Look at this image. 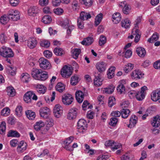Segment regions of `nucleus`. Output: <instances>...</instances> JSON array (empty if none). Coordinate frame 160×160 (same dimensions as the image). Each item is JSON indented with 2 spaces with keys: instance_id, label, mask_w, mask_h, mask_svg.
I'll use <instances>...</instances> for the list:
<instances>
[{
  "instance_id": "obj_30",
  "label": "nucleus",
  "mask_w": 160,
  "mask_h": 160,
  "mask_svg": "<svg viewBox=\"0 0 160 160\" xmlns=\"http://www.w3.org/2000/svg\"><path fill=\"white\" fill-rule=\"evenodd\" d=\"M55 88L57 91L60 92H62L65 90V86L63 83L59 82L57 83Z\"/></svg>"
},
{
  "instance_id": "obj_9",
  "label": "nucleus",
  "mask_w": 160,
  "mask_h": 160,
  "mask_svg": "<svg viewBox=\"0 0 160 160\" xmlns=\"http://www.w3.org/2000/svg\"><path fill=\"white\" fill-rule=\"evenodd\" d=\"M53 113L55 117L60 118L63 113L62 108L59 105H56L53 108Z\"/></svg>"
},
{
  "instance_id": "obj_22",
  "label": "nucleus",
  "mask_w": 160,
  "mask_h": 160,
  "mask_svg": "<svg viewBox=\"0 0 160 160\" xmlns=\"http://www.w3.org/2000/svg\"><path fill=\"white\" fill-rule=\"evenodd\" d=\"M91 16L89 13H87L84 11H82L80 13L78 19L82 21L87 20L91 18Z\"/></svg>"
},
{
  "instance_id": "obj_26",
  "label": "nucleus",
  "mask_w": 160,
  "mask_h": 160,
  "mask_svg": "<svg viewBox=\"0 0 160 160\" xmlns=\"http://www.w3.org/2000/svg\"><path fill=\"white\" fill-rule=\"evenodd\" d=\"M131 22L128 18H126L123 20L121 22V25L122 27L125 28H130L131 25Z\"/></svg>"
},
{
  "instance_id": "obj_12",
  "label": "nucleus",
  "mask_w": 160,
  "mask_h": 160,
  "mask_svg": "<svg viewBox=\"0 0 160 160\" xmlns=\"http://www.w3.org/2000/svg\"><path fill=\"white\" fill-rule=\"evenodd\" d=\"M40 115L44 118H48L50 114L49 109L47 107L41 108L39 110Z\"/></svg>"
},
{
  "instance_id": "obj_4",
  "label": "nucleus",
  "mask_w": 160,
  "mask_h": 160,
  "mask_svg": "<svg viewBox=\"0 0 160 160\" xmlns=\"http://www.w3.org/2000/svg\"><path fill=\"white\" fill-rule=\"evenodd\" d=\"M72 67L70 66L65 65L61 69V74L63 78H67L72 74Z\"/></svg>"
},
{
  "instance_id": "obj_33",
  "label": "nucleus",
  "mask_w": 160,
  "mask_h": 160,
  "mask_svg": "<svg viewBox=\"0 0 160 160\" xmlns=\"http://www.w3.org/2000/svg\"><path fill=\"white\" fill-rule=\"evenodd\" d=\"M25 114L27 117L30 120L34 119L36 117L35 113L31 110L26 111Z\"/></svg>"
},
{
  "instance_id": "obj_52",
  "label": "nucleus",
  "mask_w": 160,
  "mask_h": 160,
  "mask_svg": "<svg viewBox=\"0 0 160 160\" xmlns=\"http://www.w3.org/2000/svg\"><path fill=\"white\" fill-rule=\"evenodd\" d=\"M47 120V127H52L53 125V120L50 117L46 118Z\"/></svg>"
},
{
  "instance_id": "obj_47",
  "label": "nucleus",
  "mask_w": 160,
  "mask_h": 160,
  "mask_svg": "<svg viewBox=\"0 0 160 160\" xmlns=\"http://www.w3.org/2000/svg\"><path fill=\"white\" fill-rule=\"evenodd\" d=\"M145 97V94L143 93L140 92H137L136 98L138 100L142 101L144 98Z\"/></svg>"
},
{
  "instance_id": "obj_64",
  "label": "nucleus",
  "mask_w": 160,
  "mask_h": 160,
  "mask_svg": "<svg viewBox=\"0 0 160 160\" xmlns=\"http://www.w3.org/2000/svg\"><path fill=\"white\" fill-rule=\"evenodd\" d=\"M153 67L156 69H160V60L155 62L153 65Z\"/></svg>"
},
{
  "instance_id": "obj_7",
  "label": "nucleus",
  "mask_w": 160,
  "mask_h": 160,
  "mask_svg": "<svg viewBox=\"0 0 160 160\" xmlns=\"http://www.w3.org/2000/svg\"><path fill=\"white\" fill-rule=\"evenodd\" d=\"M73 100L72 95L69 94H64L62 96V100L63 103L66 105H69L72 103Z\"/></svg>"
},
{
  "instance_id": "obj_38",
  "label": "nucleus",
  "mask_w": 160,
  "mask_h": 160,
  "mask_svg": "<svg viewBox=\"0 0 160 160\" xmlns=\"http://www.w3.org/2000/svg\"><path fill=\"white\" fill-rule=\"evenodd\" d=\"M80 52L81 50L80 49L75 48L72 51V56L73 58L77 59L78 58Z\"/></svg>"
},
{
  "instance_id": "obj_61",
  "label": "nucleus",
  "mask_w": 160,
  "mask_h": 160,
  "mask_svg": "<svg viewBox=\"0 0 160 160\" xmlns=\"http://www.w3.org/2000/svg\"><path fill=\"white\" fill-rule=\"evenodd\" d=\"M43 11L44 13L50 14L51 13V10L49 7H45L43 9Z\"/></svg>"
},
{
  "instance_id": "obj_21",
  "label": "nucleus",
  "mask_w": 160,
  "mask_h": 160,
  "mask_svg": "<svg viewBox=\"0 0 160 160\" xmlns=\"http://www.w3.org/2000/svg\"><path fill=\"white\" fill-rule=\"evenodd\" d=\"M112 18L113 22L115 24L118 23L122 19L121 16L120 14L118 12L114 13L112 15Z\"/></svg>"
},
{
  "instance_id": "obj_3",
  "label": "nucleus",
  "mask_w": 160,
  "mask_h": 160,
  "mask_svg": "<svg viewBox=\"0 0 160 160\" xmlns=\"http://www.w3.org/2000/svg\"><path fill=\"white\" fill-rule=\"evenodd\" d=\"M32 99L35 101H36L38 99L37 96L33 92L31 91H28L24 95L23 99L26 103L31 102Z\"/></svg>"
},
{
  "instance_id": "obj_13",
  "label": "nucleus",
  "mask_w": 160,
  "mask_h": 160,
  "mask_svg": "<svg viewBox=\"0 0 160 160\" xmlns=\"http://www.w3.org/2000/svg\"><path fill=\"white\" fill-rule=\"evenodd\" d=\"M119 5L122 8H123L122 11L124 14L127 15L129 13L131 10L130 6L126 4V2H121Z\"/></svg>"
},
{
  "instance_id": "obj_57",
  "label": "nucleus",
  "mask_w": 160,
  "mask_h": 160,
  "mask_svg": "<svg viewBox=\"0 0 160 160\" xmlns=\"http://www.w3.org/2000/svg\"><path fill=\"white\" fill-rule=\"evenodd\" d=\"M118 121L117 118L115 117H112L110 119V121L109 122V124L112 126L116 125Z\"/></svg>"
},
{
  "instance_id": "obj_53",
  "label": "nucleus",
  "mask_w": 160,
  "mask_h": 160,
  "mask_svg": "<svg viewBox=\"0 0 160 160\" xmlns=\"http://www.w3.org/2000/svg\"><path fill=\"white\" fill-rule=\"evenodd\" d=\"M142 20V16H139L138 17L137 19L135 21V23L134 24L135 27L137 29L138 28V25L140 23Z\"/></svg>"
},
{
  "instance_id": "obj_15",
  "label": "nucleus",
  "mask_w": 160,
  "mask_h": 160,
  "mask_svg": "<svg viewBox=\"0 0 160 160\" xmlns=\"http://www.w3.org/2000/svg\"><path fill=\"white\" fill-rule=\"evenodd\" d=\"M77 109L72 108L70 109L68 115V118L69 119H72L76 118L77 113Z\"/></svg>"
},
{
  "instance_id": "obj_23",
  "label": "nucleus",
  "mask_w": 160,
  "mask_h": 160,
  "mask_svg": "<svg viewBox=\"0 0 160 160\" xmlns=\"http://www.w3.org/2000/svg\"><path fill=\"white\" fill-rule=\"evenodd\" d=\"M35 88L39 93L42 94L45 93L47 89L46 88L45 86L40 84L36 85Z\"/></svg>"
},
{
  "instance_id": "obj_17",
  "label": "nucleus",
  "mask_w": 160,
  "mask_h": 160,
  "mask_svg": "<svg viewBox=\"0 0 160 160\" xmlns=\"http://www.w3.org/2000/svg\"><path fill=\"white\" fill-rule=\"evenodd\" d=\"M27 144L22 141L20 142L18 144V146L17 148V150L19 152H22L24 151L27 148Z\"/></svg>"
},
{
  "instance_id": "obj_50",
  "label": "nucleus",
  "mask_w": 160,
  "mask_h": 160,
  "mask_svg": "<svg viewBox=\"0 0 160 160\" xmlns=\"http://www.w3.org/2000/svg\"><path fill=\"white\" fill-rule=\"evenodd\" d=\"M50 44V42L48 40H43L40 42L41 46L45 48L49 47Z\"/></svg>"
},
{
  "instance_id": "obj_59",
  "label": "nucleus",
  "mask_w": 160,
  "mask_h": 160,
  "mask_svg": "<svg viewBox=\"0 0 160 160\" xmlns=\"http://www.w3.org/2000/svg\"><path fill=\"white\" fill-rule=\"evenodd\" d=\"M83 4L86 6L89 7L92 3V0H82Z\"/></svg>"
},
{
  "instance_id": "obj_44",
  "label": "nucleus",
  "mask_w": 160,
  "mask_h": 160,
  "mask_svg": "<svg viewBox=\"0 0 160 160\" xmlns=\"http://www.w3.org/2000/svg\"><path fill=\"white\" fill-rule=\"evenodd\" d=\"M117 90L118 93L120 94L124 93L125 91V88L124 85L119 84L117 87Z\"/></svg>"
},
{
  "instance_id": "obj_42",
  "label": "nucleus",
  "mask_w": 160,
  "mask_h": 160,
  "mask_svg": "<svg viewBox=\"0 0 160 160\" xmlns=\"http://www.w3.org/2000/svg\"><path fill=\"white\" fill-rule=\"evenodd\" d=\"M102 18L103 15L101 13H100L97 15L95 20V24L96 26H98L100 24L102 19Z\"/></svg>"
},
{
  "instance_id": "obj_11",
  "label": "nucleus",
  "mask_w": 160,
  "mask_h": 160,
  "mask_svg": "<svg viewBox=\"0 0 160 160\" xmlns=\"http://www.w3.org/2000/svg\"><path fill=\"white\" fill-rule=\"evenodd\" d=\"M151 99L153 101H160V90L157 89L153 91L151 94Z\"/></svg>"
},
{
  "instance_id": "obj_62",
  "label": "nucleus",
  "mask_w": 160,
  "mask_h": 160,
  "mask_svg": "<svg viewBox=\"0 0 160 160\" xmlns=\"http://www.w3.org/2000/svg\"><path fill=\"white\" fill-rule=\"evenodd\" d=\"M44 56L47 58H49L52 56V53L48 50H46L43 52Z\"/></svg>"
},
{
  "instance_id": "obj_29",
  "label": "nucleus",
  "mask_w": 160,
  "mask_h": 160,
  "mask_svg": "<svg viewBox=\"0 0 160 160\" xmlns=\"http://www.w3.org/2000/svg\"><path fill=\"white\" fill-rule=\"evenodd\" d=\"M44 125V123L42 121L40 120L36 122L34 126V128L36 131H38Z\"/></svg>"
},
{
  "instance_id": "obj_55",
  "label": "nucleus",
  "mask_w": 160,
  "mask_h": 160,
  "mask_svg": "<svg viewBox=\"0 0 160 160\" xmlns=\"http://www.w3.org/2000/svg\"><path fill=\"white\" fill-rule=\"evenodd\" d=\"M121 147L122 145L120 143H117L115 142L114 144H113L112 146V149L113 151H115L118 149L120 148Z\"/></svg>"
},
{
  "instance_id": "obj_35",
  "label": "nucleus",
  "mask_w": 160,
  "mask_h": 160,
  "mask_svg": "<svg viewBox=\"0 0 160 160\" xmlns=\"http://www.w3.org/2000/svg\"><path fill=\"white\" fill-rule=\"evenodd\" d=\"M80 79L77 75L72 76L70 79V83L72 85H76Z\"/></svg>"
},
{
  "instance_id": "obj_43",
  "label": "nucleus",
  "mask_w": 160,
  "mask_h": 160,
  "mask_svg": "<svg viewBox=\"0 0 160 160\" xmlns=\"http://www.w3.org/2000/svg\"><path fill=\"white\" fill-rule=\"evenodd\" d=\"M133 64L128 63L125 66L124 70L126 73H127L131 71L133 68Z\"/></svg>"
},
{
  "instance_id": "obj_54",
  "label": "nucleus",
  "mask_w": 160,
  "mask_h": 160,
  "mask_svg": "<svg viewBox=\"0 0 160 160\" xmlns=\"http://www.w3.org/2000/svg\"><path fill=\"white\" fill-rule=\"evenodd\" d=\"M10 110L8 108H5L3 109L1 112V114L2 115L7 116L10 113Z\"/></svg>"
},
{
  "instance_id": "obj_2",
  "label": "nucleus",
  "mask_w": 160,
  "mask_h": 160,
  "mask_svg": "<svg viewBox=\"0 0 160 160\" xmlns=\"http://www.w3.org/2000/svg\"><path fill=\"white\" fill-rule=\"evenodd\" d=\"M0 55L3 57L11 58L14 54L11 48L3 46L0 48Z\"/></svg>"
},
{
  "instance_id": "obj_19",
  "label": "nucleus",
  "mask_w": 160,
  "mask_h": 160,
  "mask_svg": "<svg viewBox=\"0 0 160 160\" xmlns=\"http://www.w3.org/2000/svg\"><path fill=\"white\" fill-rule=\"evenodd\" d=\"M76 99L79 103H81L83 101L84 96L83 92L81 91L76 92L75 93Z\"/></svg>"
},
{
  "instance_id": "obj_36",
  "label": "nucleus",
  "mask_w": 160,
  "mask_h": 160,
  "mask_svg": "<svg viewBox=\"0 0 160 160\" xmlns=\"http://www.w3.org/2000/svg\"><path fill=\"white\" fill-rule=\"evenodd\" d=\"M114 89L115 87L112 86L105 88L103 90V93L106 94H111L113 92Z\"/></svg>"
},
{
  "instance_id": "obj_10",
  "label": "nucleus",
  "mask_w": 160,
  "mask_h": 160,
  "mask_svg": "<svg viewBox=\"0 0 160 160\" xmlns=\"http://www.w3.org/2000/svg\"><path fill=\"white\" fill-rule=\"evenodd\" d=\"M38 43L36 39L34 37H31L28 39L27 41V45L30 49H33L35 48Z\"/></svg>"
},
{
  "instance_id": "obj_34",
  "label": "nucleus",
  "mask_w": 160,
  "mask_h": 160,
  "mask_svg": "<svg viewBox=\"0 0 160 160\" xmlns=\"http://www.w3.org/2000/svg\"><path fill=\"white\" fill-rule=\"evenodd\" d=\"M21 79L24 82L28 83L30 80V76L27 73H23L21 75Z\"/></svg>"
},
{
  "instance_id": "obj_18",
  "label": "nucleus",
  "mask_w": 160,
  "mask_h": 160,
  "mask_svg": "<svg viewBox=\"0 0 160 160\" xmlns=\"http://www.w3.org/2000/svg\"><path fill=\"white\" fill-rule=\"evenodd\" d=\"M152 126L155 128L158 127L160 125V115H157L153 118L151 121Z\"/></svg>"
},
{
  "instance_id": "obj_28",
  "label": "nucleus",
  "mask_w": 160,
  "mask_h": 160,
  "mask_svg": "<svg viewBox=\"0 0 160 160\" xmlns=\"http://www.w3.org/2000/svg\"><path fill=\"white\" fill-rule=\"evenodd\" d=\"M93 38L91 37H88L81 42V44L83 45L88 46L91 45L93 42Z\"/></svg>"
},
{
  "instance_id": "obj_6",
  "label": "nucleus",
  "mask_w": 160,
  "mask_h": 160,
  "mask_svg": "<svg viewBox=\"0 0 160 160\" xmlns=\"http://www.w3.org/2000/svg\"><path fill=\"white\" fill-rule=\"evenodd\" d=\"M39 62L40 67L42 69H49L51 67L49 61L43 58H41L39 60Z\"/></svg>"
},
{
  "instance_id": "obj_40",
  "label": "nucleus",
  "mask_w": 160,
  "mask_h": 160,
  "mask_svg": "<svg viewBox=\"0 0 160 160\" xmlns=\"http://www.w3.org/2000/svg\"><path fill=\"white\" fill-rule=\"evenodd\" d=\"M10 18L8 16L4 15L2 16L0 18V22L2 24H6L9 21Z\"/></svg>"
},
{
  "instance_id": "obj_37",
  "label": "nucleus",
  "mask_w": 160,
  "mask_h": 160,
  "mask_svg": "<svg viewBox=\"0 0 160 160\" xmlns=\"http://www.w3.org/2000/svg\"><path fill=\"white\" fill-rule=\"evenodd\" d=\"M132 34L135 35L134 42L136 43L138 42L140 38V33L139 30L136 29L135 31V32H132Z\"/></svg>"
},
{
  "instance_id": "obj_49",
  "label": "nucleus",
  "mask_w": 160,
  "mask_h": 160,
  "mask_svg": "<svg viewBox=\"0 0 160 160\" xmlns=\"http://www.w3.org/2000/svg\"><path fill=\"white\" fill-rule=\"evenodd\" d=\"M54 52L55 54L58 56L62 55L64 52L63 50L60 48H55L54 49Z\"/></svg>"
},
{
  "instance_id": "obj_5",
  "label": "nucleus",
  "mask_w": 160,
  "mask_h": 160,
  "mask_svg": "<svg viewBox=\"0 0 160 160\" xmlns=\"http://www.w3.org/2000/svg\"><path fill=\"white\" fill-rule=\"evenodd\" d=\"M7 15L12 20L16 21L20 18L19 12L16 10L11 9L8 12Z\"/></svg>"
},
{
  "instance_id": "obj_45",
  "label": "nucleus",
  "mask_w": 160,
  "mask_h": 160,
  "mask_svg": "<svg viewBox=\"0 0 160 160\" xmlns=\"http://www.w3.org/2000/svg\"><path fill=\"white\" fill-rule=\"evenodd\" d=\"M158 39V36L156 33H154L151 38L148 40V42L152 43L157 41Z\"/></svg>"
},
{
  "instance_id": "obj_1",
  "label": "nucleus",
  "mask_w": 160,
  "mask_h": 160,
  "mask_svg": "<svg viewBox=\"0 0 160 160\" xmlns=\"http://www.w3.org/2000/svg\"><path fill=\"white\" fill-rule=\"evenodd\" d=\"M31 74L35 79L44 81L48 78V73L41 69L33 68L32 70Z\"/></svg>"
},
{
  "instance_id": "obj_14",
  "label": "nucleus",
  "mask_w": 160,
  "mask_h": 160,
  "mask_svg": "<svg viewBox=\"0 0 160 160\" xmlns=\"http://www.w3.org/2000/svg\"><path fill=\"white\" fill-rule=\"evenodd\" d=\"M39 9L37 6H31L28 9V13L29 16H34L38 13Z\"/></svg>"
},
{
  "instance_id": "obj_39",
  "label": "nucleus",
  "mask_w": 160,
  "mask_h": 160,
  "mask_svg": "<svg viewBox=\"0 0 160 160\" xmlns=\"http://www.w3.org/2000/svg\"><path fill=\"white\" fill-rule=\"evenodd\" d=\"M52 18L49 15H45L44 16L42 19V22L46 24L50 23L52 21Z\"/></svg>"
},
{
  "instance_id": "obj_8",
  "label": "nucleus",
  "mask_w": 160,
  "mask_h": 160,
  "mask_svg": "<svg viewBox=\"0 0 160 160\" xmlns=\"http://www.w3.org/2000/svg\"><path fill=\"white\" fill-rule=\"evenodd\" d=\"M143 75L141 70L136 69L131 72V76L132 79L137 80L142 78Z\"/></svg>"
},
{
  "instance_id": "obj_32",
  "label": "nucleus",
  "mask_w": 160,
  "mask_h": 160,
  "mask_svg": "<svg viewBox=\"0 0 160 160\" xmlns=\"http://www.w3.org/2000/svg\"><path fill=\"white\" fill-rule=\"evenodd\" d=\"M7 94L10 97H13L15 95V90L12 86H9L7 87Z\"/></svg>"
},
{
  "instance_id": "obj_46",
  "label": "nucleus",
  "mask_w": 160,
  "mask_h": 160,
  "mask_svg": "<svg viewBox=\"0 0 160 160\" xmlns=\"http://www.w3.org/2000/svg\"><path fill=\"white\" fill-rule=\"evenodd\" d=\"M7 40V37L4 33H2L0 34V41L2 44L5 43Z\"/></svg>"
},
{
  "instance_id": "obj_25",
  "label": "nucleus",
  "mask_w": 160,
  "mask_h": 160,
  "mask_svg": "<svg viewBox=\"0 0 160 160\" xmlns=\"http://www.w3.org/2000/svg\"><path fill=\"white\" fill-rule=\"evenodd\" d=\"M95 78L94 80V85L96 87L100 86L102 84L103 79L100 77V76L98 74L97 76L95 75Z\"/></svg>"
},
{
  "instance_id": "obj_16",
  "label": "nucleus",
  "mask_w": 160,
  "mask_h": 160,
  "mask_svg": "<svg viewBox=\"0 0 160 160\" xmlns=\"http://www.w3.org/2000/svg\"><path fill=\"white\" fill-rule=\"evenodd\" d=\"M106 65V63L103 62H99L97 63L96 67L99 72H102L105 70Z\"/></svg>"
},
{
  "instance_id": "obj_27",
  "label": "nucleus",
  "mask_w": 160,
  "mask_h": 160,
  "mask_svg": "<svg viewBox=\"0 0 160 160\" xmlns=\"http://www.w3.org/2000/svg\"><path fill=\"white\" fill-rule=\"evenodd\" d=\"M137 120V117L135 115H132L130 119V122L128 127L130 128L133 127L136 124Z\"/></svg>"
},
{
  "instance_id": "obj_24",
  "label": "nucleus",
  "mask_w": 160,
  "mask_h": 160,
  "mask_svg": "<svg viewBox=\"0 0 160 160\" xmlns=\"http://www.w3.org/2000/svg\"><path fill=\"white\" fill-rule=\"evenodd\" d=\"M136 52L137 54L140 57H144L146 54V51L144 48L139 47L136 48Z\"/></svg>"
},
{
  "instance_id": "obj_51",
  "label": "nucleus",
  "mask_w": 160,
  "mask_h": 160,
  "mask_svg": "<svg viewBox=\"0 0 160 160\" xmlns=\"http://www.w3.org/2000/svg\"><path fill=\"white\" fill-rule=\"evenodd\" d=\"M6 129V123L4 122H2L0 125V133L1 134L4 133Z\"/></svg>"
},
{
  "instance_id": "obj_41",
  "label": "nucleus",
  "mask_w": 160,
  "mask_h": 160,
  "mask_svg": "<svg viewBox=\"0 0 160 160\" xmlns=\"http://www.w3.org/2000/svg\"><path fill=\"white\" fill-rule=\"evenodd\" d=\"M7 136L8 137H19L20 136V134L19 133L16 131L10 130L8 132Z\"/></svg>"
},
{
  "instance_id": "obj_48",
  "label": "nucleus",
  "mask_w": 160,
  "mask_h": 160,
  "mask_svg": "<svg viewBox=\"0 0 160 160\" xmlns=\"http://www.w3.org/2000/svg\"><path fill=\"white\" fill-rule=\"evenodd\" d=\"M116 103L115 98L113 97H111L109 98L108 104V106L111 107Z\"/></svg>"
},
{
  "instance_id": "obj_56",
  "label": "nucleus",
  "mask_w": 160,
  "mask_h": 160,
  "mask_svg": "<svg viewBox=\"0 0 160 160\" xmlns=\"http://www.w3.org/2000/svg\"><path fill=\"white\" fill-rule=\"evenodd\" d=\"M106 42V38L103 36H101L99 38V43L100 45L102 46Z\"/></svg>"
},
{
  "instance_id": "obj_63",
  "label": "nucleus",
  "mask_w": 160,
  "mask_h": 160,
  "mask_svg": "<svg viewBox=\"0 0 160 160\" xmlns=\"http://www.w3.org/2000/svg\"><path fill=\"white\" fill-rule=\"evenodd\" d=\"M132 52L130 50L128 49L127 50L124 54V57L126 58H129L132 55Z\"/></svg>"
},
{
  "instance_id": "obj_31",
  "label": "nucleus",
  "mask_w": 160,
  "mask_h": 160,
  "mask_svg": "<svg viewBox=\"0 0 160 160\" xmlns=\"http://www.w3.org/2000/svg\"><path fill=\"white\" fill-rule=\"evenodd\" d=\"M121 115L123 118H127L130 113V110L127 108H123L121 111Z\"/></svg>"
},
{
  "instance_id": "obj_20",
  "label": "nucleus",
  "mask_w": 160,
  "mask_h": 160,
  "mask_svg": "<svg viewBox=\"0 0 160 160\" xmlns=\"http://www.w3.org/2000/svg\"><path fill=\"white\" fill-rule=\"evenodd\" d=\"M78 127L79 129L82 130L86 129L87 127V122L84 119H80L78 122Z\"/></svg>"
},
{
  "instance_id": "obj_60",
  "label": "nucleus",
  "mask_w": 160,
  "mask_h": 160,
  "mask_svg": "<svg viewBox=\"0 0 160 160\" xmlns=\"http://www.w3.org/2000/svg\"><path fill=\"white\" fill-rule=\"evenodd\" d=\"M63 9L60 8H57L54 10V13L58 15H61L63 12Z\"/></svg>"
},
{
  "instance_id": "obj_58",
  "label": "nucleus",
  "mask_w": 160,
  "mask_h": 160,
  "mask_svg": "<svg viewBox=\"0 0 160 160\" xmlns=\"http://www.w3.org/2000/svg\"><path fill=\"white\" fill-rule=\"evenodd\" d=\"M74 137L73 136H70L66 139L64 141L65 144L67 145L70 144L73 140Z\"/></svg>"
}]
</instances>
